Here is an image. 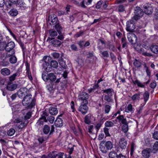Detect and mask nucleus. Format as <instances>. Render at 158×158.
Wrapping results in <instances>:
<instances>
[{"mask_svg":"<svg viewBox=\"0 0 158 158\" xmlns=\"http://www.w3.org/2000/svg\"><path fill=\"white\" fill-rule=\"evenodd\" d=\"M44 62L42 66L44 70L47 72L51 71L52 68H56L58 66V63L56 60H51V58L48 56H44L43 58Z\"/></svg>","mask_w":158,"mask_h":158,"instance_id":"nucleus-1","label":"nucleus"},{"mask_svg":"<svg viewBox=\"0 0 158 158\" xmlns=\"http://www.w3.org/2000/svg\"><path fill=\"white\" fill-rule=\"evenodd\" d=\"M31 96L30 94L26 95L22 102L23 105L27 106V109L31 108L35 104V99H33Z\"/></svg>","mask_w":158,"mask_h":158,"instance_id":"nucleus-2","label":"nucleus"},{"mask_svg":"<svg viewBox=\"0 0 158 158\" xmlns=\"http://www.w3.org/2000/svg\"><path fill=\"white\" fill-rule=\"evenodd\" d=\"M42 79L45 81H47L49 80L51 81H55L56 78V76L53 73H48V72H44L42 75Z\"/></svg>","mask_w":158,"mask_h":158,"instance_id":"nucleus-3","label":"nucleus"},{"mask_svg":"<svg viewBox=\"0 0 158 158\" xmlns=\"http://www.w3.org/2000/svg\"><path fill=\"white\" fill-rule=\"evenodd\" d=\"M134 16L132 19L137 20L142 17L143 15V12L142 9L139 7L136 6L134 8Z\"/></svg>","mask_w":158,"mask_h":158,"instance_id":"nucleus-4","label":"nucleus"},{"mask_svg":"<svg viewBox=\"0 0 158 158\" xmlns=\"http://www.w3.org/2000/svg\"><path fill=\"white\" fill-rule=\"evenodd\" d=\"M89 95L85 92H82L79 95L78 99L81 101L82 104H88Z\"/></svg>","mask_w":158,"mask_h":158,"instance_id":"nucleus-5","label":"nucleus"},{"mask_svg":"<svg viewBox=\"0 0 158 158\" xmlns=\"http://www.w3.org/2000/svg\"><path fill=\"white\" fill-rule=\"evenodd\" d=\"M127 37L129 42L132 44L136 43L137 38L135 35L132 33L129 32L127 34Z\"/></svg>","mask_w":158,"mask_h":158,"instance_id":"nucleus-6","label":"nucleus"},{"mask_svg":"<svg viewBox=\"0 0 158 158\" xmlns=\"http://www.w3.org/2000/svg\"><path fill=\"white\" fill-rule=\"evenodd\" d=\"M48 114L46 112H44L42 115L41 118L39 119L36 123L37 126H41L44 124V122H47V120L46 119V116H47Z\"/></svg>","mask_w":158,"mask_h":158,"instance_id":"nucleus-7","label":"nucleus"},{"mask_svg":"<svg viewBox=\"0 0 158 158\" xmlns=\"http://www.w3.org/2000/svg\"><path fill=\"white\" fill-rule=\"evenodd\" d=\"M48 22L50 25H55L57 23L58 20L56 16L55 15H51L48 17Z\"/></svg>","mask_w":158,"mask_h":158,"instance_id":"nucleus-8","label":"nucleus"},{"mask_svg":"<svg viewBox=\"0 0 158 158\" xmlns=\"http://www.w3.org/2000/svg\"><path fill=\"white\" fill-rule=\"evenodd\" d=\"M14 122L16 123H21L20 124L17 125L19 129H22L25 127L27 124V121L25 120V121L23 122L22 120L19 118H17L15 119Z\"/></svg>","mask_w":158,"mask_h":158,"instance_id":"nucleus-9","label":"nucleus"},{"mask_svg":"<svg viewBox=\"0 0 158 158\" xmlns=\"http://www.w3.org/2000/svg\"><path fill=\"white\" fill-rule=\"evenodd\" d=\"M126 26V30L128 31L132 32L135 28V25L132 21H128Z\"/></svg>","mask_w":158,"mask_h":158,"instance_id":"nucleus-10","label":"nucleus"},{"mask_svg":"<svg viewBox=\"0 0 158 158\" xmlns=\"http://www.w3.org/2000/svg\"><path fill=\"white\" fill-rule=\"evenodd\" d=\"M53 38L48 37L47 41H49L52 44L54 47H57L59 46L61 44V42L57 40H53Z\"/></svg>","mask_w":158,"mask_h":158,"instance_id":"nucleus-11","label":"nucleus"},{"mask_svg":"<svg viewBox=\"0 0 158 158\" xmlns=\"http://www.w3.org/2000/svg\"><path fill=\"white\" fill-rule=\"evenodd\" d=\"M127 144V141L123 138L119 139L118 145L119 147L122 149H124L126 148Z\"/></svg>","mask_w":158,"mask_h":158,"instance_id":"nucleus-12","label":"nucleus"},{"mask_svg":"<svg viewBox=\"0 0 158 158\" xmlns=\"http://www.w3.org/2000/svg\"><path fill=\"white\" fill-rule=\"evenodd\" d=\"M87 105L82 104L79 107V110L83 114H86L88 112V108L87 106Z\"/></svg>","mask_w":158,"mask_h":158,"instance_id":"nucleus-13","label":"nucleus"},{"mask_svg":"<svg viewBox=\"0 0 158 158\" xmlns=\"http://www.w3.org/2000/svg\"><path fill=\"white\" fill-rule=\"evenodd\" d=\"M15 44L14 42L10 41L6 45L5 49L6 52H10V51H14L13 49L15 47Z\"/></svg>","mask_w":158,"mask_h":158,"instance_id":"nucleus-14","label":"nucleus"},{"mask_svg":"<svg viewBox=\"0 0 158 158\" xmlns=\"http://www.w3.org/2000/svg\"><path fill=\"white\" fill-rule=\"evenodd\" d=\"M151 151V149L149 148H147L143 150L142 152L143 156L144 158H149Z\"/></svg>","mask_w":158,"mask_h":158,"instance_id":"nucleus-15","label":"nucleus"},{"mask_svg":"<svg viewBox=\"0 0 158 158\" xmlns=\"http://www.w3.org/2000/svg\"><path fill=\"white\" fill-rule=\"evenodd\" d=\"M61 116V115H60L57 117L54 122L55 125L56 127H60L63 126V120L61 118H59Z\"/></svg>","mask_w":158,"mask_h":158,"instance_id":"nucleus-16","label":"nucleus"},{"mask_svg":"<svg viewBox=\"0 0 158 158\" xmlns=\"http://www.w3.org/2000/svg\"><path fill=\"white\" fill-rule=\"evenodd\" d=\"M153 11V8L150 5H147L144 6V11L146 14H151Z\"/></svg>","mask_w":158,"mask_h":158,"instance_id":"nucleus-17","label":"nucleus"},{"mask_svg":"<svg viewBox=\"0 0 158 158\" xmlns=\"http://www.w3.org/2000/svg\"><path fill=\"white\" fill-rule=\"evenodd\" d=\"M92 0H83L80 4L81 6L83 8H86L88 5L91 4Z\"/></svg>","mask_w":158,"mask_h":158,"instance_id":"nucleus-18","label":"nucleus"},{"mask_svg":"<svg viewBox=\"0 0 158 158\" xmlns=\"http://www.w3.org/2000/svg\"><path fill=\"white\" fill-rule=\"evenodd\" d=\"M17 85L16 84H12L11 82L8 83L6 86L7 90L10 91H13L16 89Z\"/></svg>","mask_w":158,"mask_h":158,"instance_id":"nucleus-19","label":"nucleus"},{"mask_svg":"<svg viewBox=\"0 0 158 158\" xmlns=\"http://www.w3.org/2000/svg\"><path fill=\"white\" fill-rule=\"evenodd\" d=\"M106 142L104 141H102L100 144V149L102 152L106 153L107 152V150L103 148H106Z\"/></svg>","mask_w":158,"mask_h":158,"instance_id":"nucleus-20","label":"nucleus"},{"mask_svg":"<svg viewBox=\"0 0 158 158\" xmlns=\"http://www.w3.org/2000/svg\"><path fill=\"white\" fill-rule=\"evenodd\" d=\"M6 3V5L7 8H10L12 6V5L16 3V2L18 0H8Z\"/></svg>","mask_w":158,"mask_h":158,"instance_id":"nucleus-21","label":"nucleus"},{"mask_svg":"<svg viewBox=\"0 0 158 158\" xmlns=\"http://www.w3.org/2000/svg\"><path fill=\"white\" fill-rule=\"evenodd\" d=\"M1 73L2 75L6 76L9 75L10 74V72L8 69L4 68L1 69Z\"/></svg>","mask_w":158,"mask_h":158,"instance_id":"nucleus-22","label":"nucleus"},{"mask_svg":"<svg viewBox=\"0 0 158 158\" xmlns=\"http://www.w3.org/2000/svg\"><path fill=\"white\" fill-rule=\"evenodd\" d=\"M124 111L127 113L130 112L131 113H133L134 110L131 104H129L127 106H125Z\"/></svg>","mask_w":158,"mask_h":158,"instance_id":"nucleus-23","label":"nucleus"},{"mask_svg":"<svg viewBox=\"0 0 158 158\" xmlns=\"http://www.w3.org/2000/svg\"><path fill=\"white\" fill-rule=\"evenodd\" d=\"M49 113L52 115H56L58 113V110L56 107H51L49 109Z\"/></svg>","mask_w":158,"mask_h":158,"instance_id":"nucleus-24","label":"nucleus"},{"mask_svg":"<svg viewBox=\"0 0 158 158\" xmlns=\"http://www.w3.org/2000/svg\"><path fill=\"white\" fill-rule=\"evenodd\" d=\"M149 94L148 91H145L143 94L144 102L143 103V106H144L146 103L147 102L149 99Z\"/></svg>","mask_w":158,"mask_h":158,"instance_id":"nucleus-25","label":"nucleus"},{"mask_svg":"<svg viewBox=\"0 0 158 158\" xmlns=\"http://www.w3.org/2000/svg\"><path fill=\"white\" fill-rule=\"evenodd\" d=\"M103 93H106L107 95L110 96H112V93L114 92V90L112 88H108L107 89L102 90Z\"/></svg>","mask_w":158,"mask_h":158,"instance_id":"nucleus-26","label":"nucleus"},{"mask_svg":"<svg viewBox=\"0 0 158 158\" xmlns=\"http://www.w3.org/2000/svg\"><path fill=\"white\" fill-rule=\"evenodd\" d=\"M92 116L90 114L86 115L84 118V122L85 123L89 124L91 123V118Z\"/></svg>","mask_w":158,"mask_h":158,"instance_id":"nucleus-27","label":"nucleus"},{"mask_svg":"<svg viewBox=\"0 0 158 158\" xmlns=\"http://www.w3.org/2000/svg\"><path fill=\"white\" fill-rule=\"evenodd\" d=\"M118 152L112 151L110 152L109 154L110 158H118Z\"/></svg>","mask_w":158,"mask_h":158,"instance_id":"nucleus-28","label":"nucleus"},{"mask_svg":"<svg viewBox=\"0 0 158 158\" xmlns=\"http://www.w3.org/2000/svg\"><path fill=\"white\" fill-rule=\"evenodd\" d=\"M119 122H121L122 124L126 123H127L126 118H124L123 115H119L117 117Z\"/></svg>","mask_w":158,"mask_h":158,"instance_id":"nucleus-29","label":"nucleus"},{"mask_svg":"<svg viewBox=\"0 0 158 158\" xmlns=\"http://www.w3.org/2000/svg\"><path fill=\"white\" fill-rule=\"evenodd\" d=\"M18 10L15 8L11 9L9 12V14L12 16H16L18 14Z\"/></svg>","mask_w":158,"mask_h":158,"instance_id":"nucleus-30","label":"nucleus"},{"mask_svg":"<svg viewBox=\"0 0 158 158\" xmlns=\"http://www.w3.org/2000/svg\"><path fill=\"white\" fill-rule=\"evenodd\" d=\"M55 27L59 35H60L62 31V28L59 23L55 25Z\"/></svg>","mask_w":158,"mask_h":158,"instance_id":"nucleus-31","label":"nucleus"},{"mask_svg":"<svg viewBox=\"0 0 158 158\" xmlns=\"http://www.w3.org/2000/svg\"><path fill=\"white\" fill-rule=\"evenodd\" d=\"M151 51L155 54L158 53V45H152L150 47Z\"/></svg>","mask_w":158,"mask_h":158,"instance_id":"nucleus-32","label":"nucleus"},{"mask_svg":"<svg viewBox=\"0 0 158 158\" xmlns=\"http://www.w3.org/2000/svg\"><path fill=\"white\" fill-rule=\"evenodd\" d=\"M49 33L50 36L51 37L56 36L57 35V32L54 29L49 30Z\"/></svg>","mask_w":158,"mask_h":158,"instance_id":"nucleus-33","label":"nucleus"},{"mask_svg":"<svg viewBox=\"0 0 158 158\" xmlns=\"http://www.w3.org/2000/svg\"><path fill=\"white\" fill-rule=\"evenodd\" d=\"M113 145L112 143L110 141H107L106 142V148H103L104 149H106V150H107V151L111 149L112 148Z\"/></svg>","mask_w":158,"mask_h":158,"instance_id":"nucleus-34","label":"nucleus"},{"mask_svg":"<svg viewBox=\"0 0 158 158\" xmlns=\"http://www.w3.org/2000/svg\"><path fill=\"white\" fill-rule=\"evenodd\" d=\"M16 3L15 4L16 5L17 7L21 8L23 7L25 5V3L22 1H19L18 0L16 2Z\"/></svg>","mask_w":158,"mask_h":158,"instance_id":"nucleus-35","label":"nucleus"},{"mask_svg":"<svg viewBox=\"0 0 158 158\" xmlns=\"http://www.w3.org/2000/svg\"><path fill=\"white\" fill-rule=\"evenodd\" d=\"M132 82L134 84L137 85L138 86L141 88H143L145 87L144 85L138 80H136L135 81H132Z\"/></svg>","mask_w":158,"mask_h":158,"instance_id":"nucleus-36","label":"nucleus"},{"mask_svg":"<svg viewBox=\"0 0 158 158\" xmlns=\"http://www.w3.org/2000/svg\"><path fill=\"white\" fill-rule=\"evenodd\" d=\"M50 127L48 125H44L43 129V132L45 134H47L50 131Z\"/></svg>","mask_w":158,"mask_h":158,"instance_id":"nucleus-37","label":"nucleus"},{"mask_svg":"<svg viewBox=\"0 0 158 158\" xmlns=\"http://www.w3.org/2000/svg\"><path fill=\"white\" fill-rule=\"evenodd\" d=\"M23 89H20L18 92V95L19 98H21L24 96L25 94V92H23Z\"/></svg>","mask_w":158,"mask_h":158,"instance_id":"nucleus-38","label":"nucleus"},{"mask_svg":"<svg viewBox=\"0 0 158 158\" xmlns=\"http://www.w3.org/2000/svg\"><path fill=\"white\" fill-rule=\"evenodd\" d=\"M128 123H126L123 124V125L122 127V130L124 133L127 132L128 129Z\"/></svg>","mask_w":158,"mask_h":158,"instance_id":"nucleus-39","label":"nucleus"},{"mask_svg":"<svg viewBox=\"0 0 158 158\" xmlns=\"http://www.w3.org/2000/svg\"><path fill=\"white\" fill-rule=\"evenodd\" d=\"M19 72H16L15 73L13 74L11 76L9 77V80L10 81H14L16 76H19Z\"/></svg>","mask_w":158,"mask_h":158,"instance_id":"nucleus-40","label":"nucleus"},{"mask_svg":"<svg viewBox=\"0 0 158 158\" xmlns=\"http://www.w3.org/2000/svg\"><path fill=\"white\" fill-rule=\"evenodd\" d=\"M112 96L108 95H104V100L108 102H112L113 100L111 98Z\"/></svg>","mask_w":158,"mask_h":158,"instance_id":"nucleus-41","label":"nucleus"},{"mask_svg":"<svg viewBox=\"0 0 158 158\" xmlns=\"http://www.w3.org/2000/svg\"><path fill=\"white\" fill-rule=\"evenodd\" d=\"M114 123L113 122L110 121H106L105 123V127H111L114 126Z\"/></svg>","mask_w":158,"mask_h":158,"instance_id":"nucleus-42","label":"nucleus"},{"mask_svg":"<svg viewBox=\"0 0 158 158\" xmlns=\"http://www.w3.org/2000/svg\"><path fill=\"white\" fill-rule=\"evenodd\" d=\"M9 60L11 63L15 64L17 62V58L15 56H13L10 57Z\"/></svg>","mask_w":158,"mask_h":158,"instance_id":"nucleus-43","label":"nucleus"},{"mask_svg":"<svg viewBox=\"0 0 158 158\" xmlns=\"http://www.w3.org/2000/svg\"><path fill=\"white\" fill-rule=\"evenodd\" d=\"M140 98V94H136L132 96L131 98L134 101H136L139 99Z\"/></svg>","mask_w":158,"mask_h":158,"instance_id":"nucleus-44","label":"nucleus"},{"mask_svg":"<svg viewBox=\"0 0 158 158\" xmlns=\"http://www.w3.org/2000/svg\"><path fill=\"white\" fill-rule=\"evenodd\" d=\"M100 53L102 54V56L104 57H108L109 56L108 52L107 51H100Z\"/></svg>","mask_w":158,"mask_h":158,"instance_id":"nucleus-45","label":"nucleus"},{"mask_svg":"<svg viewBox=\"0 0 158 158\" xmlns=\"http://www.w3.org/2000/svg\"><path fill=\"white\" fill-rule=\"evenodd\" d=\"M15 132V131L14 129L11 128L7 131V133L9 136H12L14 134Z\"/></svg>","mask_w":158,"mask_h":158,"instance_id":"nucleus-46","label":"nucleus"},{"mask_svg":"<svg viewBox=\"0 0 158 158\" xmlns=\"http://www.w3.org/2000/svg\"><path fill=\"white\" fill-rule=\"evenodd\" d=\"M134 65L137 68L140 67L141 66V63L139 60H135L133 63Z\"/></svg>","mask_w":158,"mask_h":158,"instance_id":"nucleus-47","label":"nucleus"},{"mask_svg":"<svg viewBox=\"0 0 158 158\" xmlns=\"http://www.w3.org/2000/svg\"><path fill=\"white\" fill-rule=\"evenodd\" d=\"M111 109V106L108 105H106L104 107V111L105 114H108L110 111Z\"/></svg>","mask_w":158,"mask_h":158,"instance_id":"nucleus-48","label":"nucleus"},{"mask_svg":"<svg viewBox=\"0 0 158 158\" xmlns=\"http://www.w3.org/2000/svg\"><path fill=\"white\" fill-rule=\"evenodd\" d=\"M70 48L73 51H77L78 50V48L75 44H71L70 46Z\"/></svg>","mask_w":158,"mask_h":158,"instance_id":"nucleus-49","label":"nucleus"},{"mask_svg":"<svg viewBox=\"0 0 158 158\" xmlns=\"http://www.w3.org/2000/svg\"><path fill=\"white\" fill-rule=\"evenodd\" d=\"M56 152L55 151H52L50 152L48 155V158H55Z\"/></svg>","mask_w":158,"mask_h":158,"instance_id":"nucleus-50","label":"nucleus"},{"mask_svg":"<svg viewBox=\"0 0 158 158\" xmlns=\"http://www.w3.org/2000/svg\"><path fill=\"white\" fill-rule=\"evenodd\" d=\"M121 41L122 44V48H124L127 46L126 40L125 38H122Z\"/></svg>","mask_w":158,"mask_h":158,"instance_id":"nucleus-51","label":"nucleus"},{"mask_svg":"<svg viewBox=\"0 0 158 158\" xmlns=\"http://www.w3.org/2000/svg\"><path fill=\"white\" fill-rule=\"evenodd\" d=\"M64 155V153L59 152L56 153V152L55 158H63Z\"/></svg>","mask_w":158,"mask_h":158,"instance_id":"nucleus-52","label":"nucleus"},{"mask_svg":"<svg viewBox=\"0 0 158 158\" xmlns=\"http://www.w3.org/2000/svg\"><path fill=\"white\" fill-rule=\"evenodd\" d=\"M84 34V31H80L79 32L77 33L74 35V37L76 38H78L80 36Z\"/></svg>","mask_w":158,"mask_h":158,"instance_id":"nucleus-53","label":"nucleus"},{"mask_svg":"<svg viewBox=\"0 0 158 158\" xmlns=\"http://www.w3.org/2000/svg\"><path fill=\"white\" fill-rule=\"evenodd\" d=\"M55 118L53 116H50L48 117L47 118V120H48V121L51 123H52L54 120Z\"/></svg>","mask_w":158,"mask_h":158,"instance_id":"nucleus-54","label":"nucleus"},{"mask_svg":"<svg viewBox=\"0 0 158 158\" xmlns=\"http://www.w3.org/2000/svg\"><path fill=\"white\" fill-rule=\"evenodd\" d=\"M52 56L55 59H57L59 58L60 54L57 52H54L51 54Z\"/></svg>","mask_w":158,"mask_h":158,"instance_id":"nucleus-55","label":"nucleus"},{"mask_svg":"<svg viewBox=\"0 0 158 158\" xmlns=\"http://www.w3.org/2000/svg\"><path fill=\"white\" fill-rule=\"evenodd\" d=\"M31 115V113L30 111L26 113V114L24 116V118L25 120L30 118Z\"/></svg>","mask_w":158,"mask_h":158,"instance_id":"nucleus-56","label":"nucleus"},{"mask_svg":"<svg viewBox=\"0 0 158 158\" xmlns=\"http://www.w3.org/2000/svg\"><path fill=\"white\" fill-rule=\"evenodd\" d=\"M104 132L105 134L106 135V136H110V134H109V129L108 128H106V127H105L104 128Z\"/></svg>","mask_w":158,"mask_h":158,"instance_id":"nucleus-57","label":"nucleus"},{"mask_svg":"<svg viewBox=\"0 0 158 158\" xmlns=\"http://www.w3.org/2000/svg\"><path fill=\"white\" fill-rule=\"evenodd\" d=\"M102 124L101 123L96 124L95 125V127L96 130L97 132H98L101 128Z\"/></svg>","mask_w":158,"mask_h":158,"instance_id":"nucleus-58","label":"nucleus"},{"mask_svg":"<svg viewBox=\"0 0 158 158\" xmlns=\"http://www.w3.org/2000/svg\"><path fill=\"white\" fill-rule=\"evenodd\" d=\"M103 1L102 0H100L99 2H98L96 5V8L97 9H99L100 8L102 4Z\"/></svg>","mask_w":158,"mask_h":158,"instance_id":"nucleus-59","label":"nucleus"},{"mask_svg":"<svg viewBox=\"0 0 158 158\" xmlns=\"http://www.w3.org/2000/svg\"><path fill=\"white\" fill-rule=\"evenodd\" d=\"M144 106H143V104H141V106H140L139 109L138 110H137V114L138 115H139L142 112V111L143 109V107Z\"/></svg>","mask_w":158,"mask_h":158,"instance_id":"nucleus-60","label":"nucleus"},{"mask_svg":"<svg viewBox=\"0 0 158 158\" xmlns=\"http://www.w3.org/2000/svg\"><path fill=\"white\" fill-rule=\"evenodd\" d=\"M47 89L50 92H52L53 90V88L51 85L49 84L47 86Z\"/></svg>","mask_w":158,"mask_h":158,"instance_id":"nucleus-61","label":"nucleus"},{"mask_svg":"<svg viewBox=\"0 0 158 158\" xmlns=\"http://www.w3.org/2000/svg\"><path fill=\"white\" fill-rule=\"evenodd\" d=\"M153 137L156 140H158V131H155L153 134Z\"/></svg>","mask_w":158,"mask_h":158,"instance_id":"nucleus-62","label":"nucleus"},{"mask_svg":"<svg viewBox=\"0 0 158 158\" xmlns=\"http://www.w3.org/2000/svg\"><path fill=\"white\" fill-rule=\"evenodd\" d=\"M153 148L155 150H158V141H156L155 143L153 146Z\"/></svg>","mask_w":158,"mask_h":158,"instance_id":"nucleus-63","label":"nucleus"},{"mask_svg":"<svg viewBox=\"0 0 158 158\" xmlns=\"http://www.w3.org/2000/svg\"><path fill=\"white\" fill-rule=\"evenodd\" d=\"M77 44L80 48H82L84 46V41L83 40H80L77 42Z\"/></svg>","mask_w":158,"mask_h":158,"instance_id":"nucleus-64","label":"nucleus"}]
</instances>
